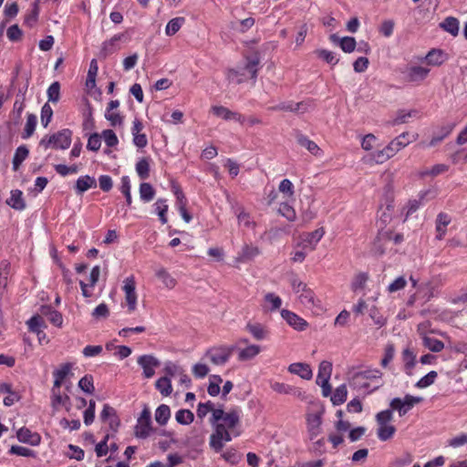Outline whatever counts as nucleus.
<instances>
[{"label": "nucleus", "instance_id": "5fc2aeb1", "mask_svg": "<svg viewBox=\"0 0 467 467\" xmlns=\"http://www.w3.org/2000/svg\"><path fill=\"white\" fill-rule=\"evenodd\" d=\"M78 387L86 393L92 394L95 390L93 384V377L91 375H85L78 381Z\"/></svg>", "mask_w": 467, "mask_h": 467}, {"label": "nucleus", "instance_id": "bb28decb", "mask_svg": "<svg viewBox=\"0 0 467 467\" xmlns=\"http://www.w3.org/2000/svg\"><path fill=\"white\" fill-rule=\"evenodd\" d=\"M261 351V348L258 345H249L244 348H242L238 352V359L240 361H246L253 359Z\"/></svg>", "mask_w": 467, "mask_h": 467}, {"label": "nucleus", "instance_id": "052dcab7", "mask_svg": "<svg viewBox=\"0 0 467 467\" xmlns=\"http://www.w3.org/2000/svg\"><path fill=\"white\" fill-rule=\"evenodd\" d=\"M316 54L319 58H322L327 63L331 65H336L338 62V58L336 57L335 54L332 51L327 49H317Z\"/></svg>", "mask_w": 467, "mask_h": 467}, {"label": "nucleus", "instance_id": "6e6d98bb", "mask_svg": "<svg viewBox=\"0 0 467 467\" xmlns=\"http://www.w3.org/2000/svg\"><path fill=\"white\" fill-rule=\"evenodd\" d=\"M300 303L306 307H312L315 305V296L311 289L307 288L298 296Z\"/></svg>", "mask_w": 467, "mask_h": 467}, {"label": "nucleus", "instance_id": "58836bf2", "mask_svg": "<svg viewBox=\"0 0 467 467\" xmlns=\"http://www.w3.org/2000/svg\"><path fill=\"white\" fill-rule=\"evenodd\" d=\"M265 302L267 304L265 306L267 311H275L282 306V299L274 293H267L265 296Z\"/></svg>", "mask_w": 467, "mask_h": 467}, {"label": "nucleus", "instance_id": "5701e85b", "mask_svg": "<svg viewBox=\"0 0 467 467\" xmlns=\"http://www.w3.org/2000/svg\"><path fill=\"white\" fill-rule=\"evenodd\" d=\"M288 371L298 375L304 379H310L313 376L310 366L305 363H293L288 367Z\"/></svg>", "mask_w": 467, "mask_h": 467}, {"label": "nucleus", "instance_id": "b1692460", "mask_svg": "<svg viewBox=\"0 0 467 467\" xmlns=\"http://www.w3.org/2000/svg\"><path fill=\"white\" fill-rule=\"evenodd\" d=\"M6 204L17 211L24 210L26 208V202L23 198L22 191H11V195L10 198L6 200Z\"/></svg>", "mask_w": 467, "mask_h": 467}, {"label": "nucleus", "instance_id": "2f4dec72", "mask_svg": "<svg viewBox=\"0 0 467 467\" xmlns=\"http://www.w3.org/2000/svg\"><path fill=\"white\" fill-rule=\"evenodd\" d=\"M364 376V379L370 382L372 385L381 384L380 380L382 378V373L380 370L377 368H367L364 370L358 371Z\"/></svg>", "mask_w": 467, "mask_h": 467}, {"label": "nucleus", "instance_id": "20e7f679", "mask_svg": "<svg viewBox=\"0 0 467 467\" xmlns=\"http://www.w3.org/2000/svg\"><path fill=\"white\" fill-rule=\"evenodd\" d=\"M220 420L223 421L222 424H223L229 431V430H232L238 425L240 421L239 410L235 409L231 410L229 412H224L223 409L213 410L211 418V423L216 425L217 423H220Z\"/></svg>", "mask_w": 467, "mask_h": 467}, {"label": "nucleus", "instance_id": "c03bdc74", "mask_svg": "<svg viewBox=\"0 0 467 467\" xmlns=\"http://www.w3.org/2000/svg\"><path fill=\"white\" fill-rule=\"evenodd\" d=\"M391 240L390 234L388 233L382 234L377 237L373 244L372 252L376 255H381L385 253L384 241Z\"/></svg>", "mask_w": 467, "mask_h": 467}, {"label": "nucleus", "instance_id": "c85d7f7f", "mask_svg": "<svg viewBox=\"0 0 467 467\" xmlns=\"http://www.w3.org/2000/svg\"><path fill=\"white\" fill-rule=\"evenodd\" d=\"M441 285L442 280L441 276H435L424 285L427 301L431 300L435 296L436 292Z\"/></svg>", "mask_w": 467, "mask_h": 467}, {"label": "nucleus", "instance_id": "423d86ee", "mask_svg": "<svg viewBox=\"0 0 467 467\" xmlns=\"http://www.w3.org/2000/svg\"><path fill=\"white\" fill-rule=\"evenodd\" d=\"M152 431L153 428L151 426L150 411L148 406L145 404L135 426V435L137 438L146 439L150 435Z\"/></svg>", "mask_w": 467, "mask_h": 467}, {"label": "nucleus", "instance_id": "a211bd4d", "mask_svg": "<svg viewBox=\"0 0 467 467\" xmlns=\"http://www.w3.org/2000/svg\"><path fill=\"white\" fill-rule=\"evenodd\" d=\"M325 231L323 228H318L311 233L306 234L302 239L303 247L315 250L317 243L323 237Z\"/></svg>", "mask_w": 467, "mask_h": 467}, {"label": "nucleus", "instance_id": "09e8293b", "mask_svg": "<svg viewBox=\"0 0 467 467\" xmlns=\"http://www.w3.org/2000/svg\"><path fill=\"white\" fill-rule=\"evenodd\" d=\"M136 171L141 180H146L150 176V163L146 158L140 160L136 164Z\"/></svg>", "mask_w": 467, "mask_h": 467}, {"label": "nucleus", "instance_id": "8fccbe9b", "mask_svg": "<svg viewBox=\"0 0 467 467\" xmlns=\"http://www.w3.org/2000/svg\"><path fill=\"white\" fill-rule=\"evenodd\" d=\"M368 280V275L364 272H360L357 274L353 281L351 283V289L356 292L359 289H363L366 285L367 281Z\"/></svg>", "mask_w": 467, "mask_h": 467}, {"label": "nucleus", "instance_id": "dca6fc26", "mask_svg": "<svg viewBox=\"0 0 467 467\" xmlns=\"http://www.w3.org/2000/svg\"><path fill=\"white\" fill-rule=\"evenodd\" d=\"M430 69L427 67H420V66H411L406 69V78L410 82H420L424 80Z\"/></svg>", "mask_w": 467, "mask_h": 467}, {"label": "nucleus", "instance_id": "f257e3e1", "mask_svg": "<svg viewBox=\"0 0 467 467\" xmlns=\"http://www.w3.org/2000/svg\"><path fill=\"white\" fill-rule=\"evenodd\" d=\"M260 57L258 55L246 57V63L243 67H237L228 70L227 78L235 84H241L247 79H252L255 83L259 70Z\"/></svg>", "mask_w": 467, "mask_h": 467}, {"label": "nucleus", "instance_id": "f704fd0d", "mask_svg": "<svg viewBox=\"0 0 467 467\" xmlns=\"http://www.w3.org/2000/svg\"><path fill=\"white\" fill-rule=\"evenodd\" d=\"M348 390L345 384L338 386L333 392L330 400L333 405L337 406L343 404L347 400Z\"/></svg>", "mask_w": 467, "mask_h": 467}, {"label": "nucleus", "instance_id": "4c0bfd02", "mask_svg": "<svg viewBox=\"0 0 467 467\" xmlns=\"http://www.w3.org/2000/svg\"><path fill=\"white\" fill-rule=\"evenodd\" d=\"M156 276L162 282L165 287L172 289L175 287L176 280L167 272L164 268H160L156 271Z\"/></svg>", "mask_w": 467, "mask_h": 467}, {"label": "nucleus", "instance_id": "e2e57ef3", "mask_svg": "<svg viewBox=\"0 0 467 467\" xmlns=\"http://www.w3.org/2000/svg\"><path fill=\"white\" fill-rule=\"evenodd\" d=\"M278 212L290 222H293L296 219V212L287 202H282L279 206Z\"/></svg>", "mask_w": 467, "mask_h": 467}, {"label": "nucleus", "instance_id": "4468645a", "mask_svg": "<svg viewBox=\"0 0 467 467\" xmlns=\"http://www.w3.org/2000/svg\"><path fill=\"white\" fill-rule=\"evenodd\" d=\"M321 413H310L306 416V425L310 439L313 440L321 432Z\"/></svg>", "mask_w": 467, "mask_h": 467}, {"label": "nucleus", "instance_id": "864d4df0", "mask_svg": "<svg viewBox=\"0 0 467 467\" xmlns=\"http://www.w3.org/2000/svg\"><path fill=\"white\" fill-rule=\"evenodd\" d=\"M154 205L161 223H167L168 219L166 216V213L168 212V205L166 203V200L159 199Z\"/></svg>", "mask_w": 467, "mask_h": 467}, {"label": "nucleus", "instance_id": "6ab92c4d", "mask_svg": "<svg viewBox=\"0 0 467 467\" xmlns=\"http://www.w3.org/2000/svg\"><path fill=\"white\" fill-rule=\"evenodd\" d=\"M423 325L420 324L418 327V331L422 336L423 346L432 352H441L444 348V343L434 337L426 336L421 332Z\"/></svg>", "mask_w": 467, "mask_h": 467}, {"label": "nucleus", "instance_id": "6e6552de", "mask_svg": "<svg viewBox=\"0 0 467 467\" xmlns=\"http://www.w3.org/2000/svg\"><path fill=\"white\" fill-rule=\"evenodd\" d=\"M232 436L222 423L215 425V431L211 435L210 445L215 451H220L223 447V441H231Z\"/></svg>", "mask_w": 467, "mask_h": 467}, {"label": "nucleus", "instance_id": "aec40b11", "mask_svg": "<svg viewBox=\"0 0 467 467\" xmlns=\"http://www.w3.org/2000/svg\"><path fill=\"white\" fill-rule=\"evenodd\" d=\"M96 187H97L96 179L89 175H84V176H80L77 180L76 185H75V190L78 194L81 195L83 192H85L88 189L96 188Z\"/></svg>", "mask_w": 467, "mask_h": 467}, {"label": "nucleus", "instance_id": "a878e982", "mask_svg": "<svg viewBox=\"0 0 467 467\" xmlns=\"http://www.w3.org/2000/svg\"><path fill=\"white\" fill-rule=\"evenodd\" d=\"M451 217L444 213H440L436 218V238L441 240L446 234V227L451 223Z\"/></svg>", "mask_w": 467, "mask_h": 467}, {"label": "nucleus", "instance_id": "37998d69", "mask_svg": "<svg viewBox=\"0 0 467 467\" xmlns=\"http://www.w3.org/2000/svg\"><path fill=\"white\" fill-rule=\"evenodd\" d=\"M154 195H155V191L150 183H149V182L140 183V197L143 202H150L154 198Z\"/></svg>", "mask_w": 467, "mask_h": 467}, {"label": "nucleus", "instance_id": "9d476101", "mask_svg": "<svg viewBox=\"0 0 467 467\" xmlns=\"http://www.w3.org/2000/svg\"><path fill=\"white\" fill-rule=\"evenodd\" d=\"M138 364L143 368V375L146 379L153 377L154 368L160 366V361L152 355H142L138 358Z\"/></svg>", "mask_w": 467, "mask_h": 467}, {"label": "nucleus", "instance_id": "3c124183", "mask_svg": "<svg viewBox=\"0 0 467 467\" xmlns=\"http://www.w3.org/2000/svg\"><path fill=\"white\" fill-rule=\"evenodd\" d=\"M36 117L34 114H28L22 138L28 139L31 137L36 130Z\"/></svg>", "mask_w": 467, "mask_h": 467}, {"label": "nucleus", "instance_id": "1a4fd4ad", "mask_svg": "<svg viewBox=\"0 0 467 467\" xmlns=\"http://www.w3.org/2000/svg\"><path fill=\"white\" fill-rule=\"evenodd\" d=\"M127 35L126 33H121L118 35H114L110 39L103 42L101 49H100V56L103 57H108L109 55H111L118 51L119 47V41H127Z\"/></svg>", "mask_w": 467, "mask_h": 467}, {"label": "nucleus", "instance_id": "79ce46f5", "mask_svg": "<svg viewBox=\"0 0 467 467\" xmlns=\"http://www.w3.org/2000/svg\"><path fill=\"white\" fill-rule=\"evenodd\" d=\"M425 60L429 65L439 66L444 61V54L440 49H432L425 56Z\"/></svg>", "mask_w": 467, "mask_h": 467}, {"label": "nucleus", "instance_id": "9b49d317", "mask_svg": "<svg viewBox=\"0 0 467 467\" xmlns=\"http://www.w3.org/2000/svg\"><path fill=\"white\" fill-rule=\"evenodd\" d=\"M260 254L261 251L258 246L245 244L242 246L234 261L236 263H247L254 260Z\"/></svg>", "mask_w": 467, "mask_h": 467}, {"label": "nucleus", "instance_id": "680f3d73", "mask_svg": "<svg viewBox=\"0 0 467 467\" xmlns=\"http://www.w3.org/2000/svg\"><path fill=\"white\" fill-rule=\"evenodd\" d=\"M120 192L126 198L127 205L131 204V194H130V182L128 176H123L121 178V186Z\"/></svg>", "mask_w": 467, "mask_h": 467}, {"label": "nucleus", "instance_id": "39448f33", "mask_svg": "<svg viewBox=\"0 0 467 467\" xmlns=\"http://www.w3.org/2000/svg\"><path fill=\"white\" fill-rule=\"evenodd\" d=\"M348 377L349 386L364 394H369L378 389L382 385H372L370 382L364 379V376H362L361 373H358L354 368L349 370Z\"/></svg>", "mask_w": 467, "mask_h": 467}, {"label": "nucleus", "instance_id": "473e14b6", "mask_svg": "<svg viewBox=\"0 0 467 467\" xmlns=\"http://www.w3.org/2000/svg\"><path fill=\"white\" fill-rule=\"evenodd\" d=\"M10 273V264L7 261L0 263V297L7 285V280Z\"/></svg>", "mask_w": 467, "mask_h": 467}, {"label": "nucleus", "instance_id": "c756f323", "mask_svg": "<svg viewBox=\"0 0 467 467\" xmlns=\"http://www.w3.org/2000/svg\"><path fill=\"white\" fill-rule=\"evenodd\" d=\"M417 116H418V111L416 109H412L410 111L400 109L397 112L395 119H393L391 121H389V124L391 126H397L400 124L407 123L408 119L410 118L417 117Z\"/></svg>", "mask_w": 467, "mask_h": 467}, {"label": "nucleus", "instance_id": "4d7b16f0", "mask_svg": "<svg viewBox=\"0 0 467 467\" xmlns=\"http://www.w3.org/2000/svg\"><path fill=\"white\" fill-rule=\"evenodd\" d=\"M238 223L244 224L247 228H254L255 223L251 219L250 214L245 213L244 209H238L236 211Z\"/></svg>", "mask_w": 467, "mask_h": 467}, {"label": "nucleus", "instance_id": "f8f14e48", "mask_svg": "<svg viewBox=\"0 0 467 467\" xmlns=\"http://www.w3.org/2000/svg\"><path fill=\"white\" fill-rule=\"evenodd\" d=\"M212 112L225 120L234 119L241 124L244 123L245 117L239 114L238 112H234L230 110L229 109L223 106H213L212 107Z\"/></svg>", "mask_w": 467, "mask_h": 467}, {"label": "nucleus", "instance_id": "0e129e2a", "mask_svg": "<svg viewBox=\"0 0 467 467\" xmlns=\"http://www.w3.org/2000/svg\"><path fill=\"white\" fill-rule=\"evenodd\" d=\"M314 109V103L311 100H304L300 102L294 103V111L297 114H304Z\"/></svg>", "mask_w": 467, "mask_h": 467}, {"label": "nucleus", "instance_id": "338daca9", "mask_svg": "<svg viewBox=\"0 0 467 467\" xmlns=\"http://www.w3.org/2000/svg\"><path fill=\"white\" fill-rule=\"evenodd\" d=\"M101 138H103L108 147H115L119 143L118 137L112 130H103Z\"/></svg>", "mask_w": 467, "mask_h": 467}, {"label": "nucleus", "instance_id": "de8ad7c7", "mask_svg": "<svg viewBox=\"0 0 467 467\" xmlns=\"http://www.w3.org/2000/svg\"><path fill=\"white\" fill-rule=\"evenodd\" d=\"M396 428L393 425H379L377 434L380 441H388L389 440L395 433Z\"/></svg>", "mask_w": 467, "mask_h": 467}, {"label": "nucleus", "instance_id": "7ed1b4c3", "mask_svg": "<svg viewBox=\"0 0 467 467\" xmlns=\"http://www.w3.org/2000/svg\"><path fill=\"white\" fill-rule=\"evenodd\" d=\"M237 348L236 345L219 346L208 349L205 357L215 366L224 365Z\"/></svg>", "mask_w": 467, "mask_h": 467}, {"label": "nucleus", "instance_id": "49530a36", "mask_svg": "<svg viewBox=\"0 0 467 467\" xmlns=\"http://www.w3.org/2000/svg\"><path fill=\"white\" fill-rule=\"evenodd\" d=\"M175 419L180 424L189 425L193 421L194 415L190 410H179L175 414Z\"/></svg>", "mask_w": 467, "mask_h": 467}, {"label": "nucleus", "instance_id": "393cba45", "mask_svg": "<svg viewBox=\"0 0 467 467\" xmlns=\"http://www.w3.org/2000/svg\"><path fill=\"white\" fill-rule=\"evenodd\" d=\"M246 330L253 336L256 340H263L267 337L269 332L264 325L260 323L251 324L248 323L245 327Z\"/></svg>", "mask_w": 467, "mask_h": 467}, {"label": "nucleus", "instance_id": "ea45409f", "mask_svg": "<svg viewBox=\"0 0 467 467\" xmlns=\"http://www.w3.org/2000/svg\"><path fill=\"white\" fill-rule=\"evenodd\" d=\"M185 22V18L182 16H178L175 18L171 19L165 28V33L167 36H173L175 35L182 26V25Z\"/></svg>", "mask_w": 467, "mask_h": 467}, {"label": "nucleus", "instance_id": "a18cd8bd", "mask_svg": "<svg viewBox=\"0 0 467 467\" xmlns=\"http://www.w3.org/2000/svg\"><path fill=\"white\" fill-rule=\"evenodd\" d=\"M453 124H448L441 128L440 133L436 136H433L431 141L429 142V147H434L439 142H441L444 138H446L453 130Z\"/></svg>", "mask_w": 467, "mask_h": 467}, {"label": "nucleus", "instance_id": "f3484780", "mask_svg": "<svg viewBox=\"0 0 467 467\" xmlns=\"http://www.w3.org/2000/svg\"><path fill=\"white\" fill-rule=\"evenodd\" d=\"M16 437L19 441L28 443L32 446H36L40 443V435L36 432H32L27 428H20L16 432Z\"/></svg>", "mask_w": 467, "mask_h": 467}, {"label": "nucleus", "instance_id": "ddd939ff", "mask_svg": "<svg viewBox=\"0 0 467 467\" xmlns=\"http://www.w3.org/2000/svg\"><path fill=\"white\" fill-rule=\"evenodd\" d=\"M295 138L298 145L306 149L312 155L319 156L321 154V150L317 146V144L309 140L306 135H304L301 131H295Z\"/></svg>", "mask_w": 467, "mask_h": 467}, {"label": "nucleus", "instance_id": "cd10ccee", "mask_svg": "<svg viewBox=\"0 0 467 467\" xmlns=\"http://www.w3.org/2000/svg\"><path fill=\"white\" fill-rule=\"evenodd\" d=\"M332 373V364L329 361L323 360L318 367L317 382L329 381Z\"/></svg>", "mask_w": 467, "mask_h": 467}, {"label": "nucleus", "instance_id": "412c9836", "mask_svg": "<svg viewBox=\"0 0 467 467\" xmlns=\"http://www.w3.org/2000/svg\"><path fill=\"white\" fill-rule=\"evenodd\" d=\"M41 316L47 317L51 324L56 327H61L63 323L62 315L53 309L50 306H42L40 307Z\"/></svg>", "mask_w": 467, "mask_h": 467}, {"label": "nucleus", "instance_id": "a19ab883", "mask_svg": "<svg viewBox=\"0 0 467 467\" xmlns=\"http://www.w3.org/2000/svg\"><path fill=\"white\" fill-rule=\"evenodd\" d=\"M402 360L407 374H410V370L414 368L416 363V356L411 349L409 348H405L402 352Z\"/></svg>", "mask_w": 467, "mask_h": 467}, {"label": "nucleus", "instance_id": "0eeeda50", "mask_svg": "<svg viewBox=\"0 0 467 467\" xmlns=\"http://www.w3.org/2000/svg\"><path fill=\"white\" fill-rule=\"evenodd\" d=\"M125 293V300L128 306V310L132 313L137 307V294H136V282L133 275L128 276L123 281V287Z\"/></svg>", "mask_w": 467, "mask_h": 467}, {"label": "nucleus", "instance_id": "69168bd1", "mask_svg": "<svg viewBox=\"0 0 467 467\" xmlns=\"http://www.w3.org/2000/svg\"><path fill=\"white\" fill-rule=\"evenodd\" d=\"M53 109L48 102L45 103L41 109V123L46 128L51 121Z\"/></svg>", "mask_w": 467, "mask_h": 467}, {"label": "nucleus", "instance_id": "13d9d810", "mask_svg": "<svg viewBox=\"0 0 467 467\" xmlns=\"http://www.w3.org/2000/svg\"><path fill=\"white\" fill-rule=\"evenodd\" d=\"M409 132H403L398 137H396L394 140H392L390 142L400 151L401 149L405 148L411 142V140H409Z\"/></svg>", "mask_w": 467, "mask_h": 467}, {"label": "nucleus", "instance_id": "bf43d9fd", "mask_svg": "<svg viewBox=\"0 0 467 467\" xmlns=\"http://www.w3.org/2000/svg\"><path fill=\"white\" fill-rule=\"evenodd\" d=\"M438 374L436 371L432 370V371H430L427 375H425L424 377H422L417 383H416V387L417 388H420V389H424V388H427L429 386H431V384H433L435 379L437 378Z\"/></svg>", "mask_w": 467, "mask_h": 467}, {"label": "nucleus", "instance_id": "4be33fe9", "mask_svg": "<svg viewBox=\"0 0 467 467\" xmlns=\"http://www.w3.org/2000/svg\"><path fill=\"white\" fill-rule=\"evenodd\" d=\"M330 39L333 43L339 44L341 49L346 53H351L356 48V40L352 36L339 38L337 35L333 34L330 36Z\"/></svg>", "mask_w": 467, "mask_h": 467}, {"label": "nucleus", "instance_id": "e433bc0d", "mask_svg": "<svg viewBox=\"0 0 467 467\" xmlns=\"http://www.w3.org/2000/svg\"><path fill=\"white\" fill-rule=\"evenodd\" d=\"M156 389L160 391V393L167 397L172 391L171 379L169 377H161L155 383Z\"/></svg>", "mask_w": 467, "mask_h": 467}, {"label": "nucleus", "instance_id": "f03ea898", "mask_svg": "<svg viewBox=\"0 0 467 467\" xmlns=\"http://www.w3.org/2000/svg\"><path fill=\"white\" fill-rule=\"evenodd\" d=\"M72 131L69 129L61 130L51 136H45L39 142V146L46 150H66L71 144Z\"/></svg>", "mask_w": 467, "mask_h": 467}, {"label": "nucleus", "instance_id": "2eb2a0df", "mask_svg": "<svg viewBox=\"0 0 467 467\" xmlns=\"http://www.w3.org/2000/svg\"><path fill=\"white\" fill-rule=\"evenodd\" d=\"M281 316L288 323L289 326L298 331H303L307 327V322L305 319L301 318L296 314L289 310L283 309L281 311Z\"/></svg>", "mask_w": 467, "mask_h": 467}, {"label": "nucleus", "instance_id": "7c9ffc66", "mask_svg": "<svg viewBox=\"0 0 467 467\" xmlns=\"http://www.w3.org/2000/svg\"><path fill=\"white\" fill-rule=\"evenodd\" d=\"M29 154L28 149L25 146H19L15 152L13 158V170L17 171L22 164V162L27 158Z\"/></svg>", "mask_w": 467, "mask_h": 467}, {"label": "nucleus", "instance_id": "774afa93", "mask_svg": "<svg viewBox=\"0 0 467 467\" xmlns=\"http://www.w3.org/2000/svg\"><path fill=\"white\" fill-rule=\"evenodd\" d=\"M101 146V136L98 133H93L88 137L87 149L91 151H98Z\"/></svg>", "mask_w": 467, "mask_h": 467}, {"label": "nucleus", "instance_id": "72a5a7b5", "mask_svg": "<svg viewBox=\"0 0 467 467\" xmlns=\"http://www.w3.org/2000/svg\"><path fill=\"white\" fill-rule=\"evenodd\" d=\"M171 417V410L168 405H160L155 411V420L161 425H165Z\"/></svg>", "mask_w": 467, "mask_h": 467}, {"label": "nucleus", "instance_id": "c9c22d12", "mask_svg": "<svg viewBox=\"0 0 467 467\" xmlns=\"http://www.w3.org/2000/svg\"><path fill=\"white\" fill-rule=\"evenodd\" d=\"M441 27L453 36H456L459 33V21L455 17L449 16L441 23Z\"/></svg>", "mask_w": 467, "mask_h": 467}, {"label": "nucleus", "instance_id": "603ef678", "mask_svg": "<svg viewBox=\"0 0 467 467\" xmlns=\"http://www.w3.org/2000/svg\"><path fill=\"white\" fill-rule=\"evenodd\" d=\"M48 102L57 103L60 99V84L57 81L53 82L47 88Z\"/></svg>", "mask_w": 467, "mask_h": 467}]
</instances>
